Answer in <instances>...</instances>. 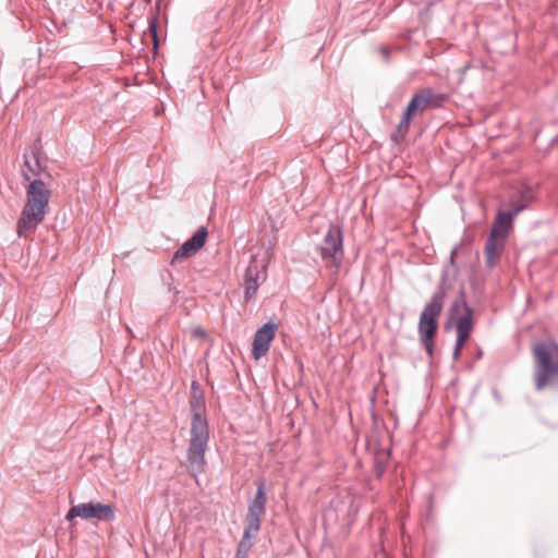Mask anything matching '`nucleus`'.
I'll use <instances>...</instances> for the list:
<instances>
[{"label":"nucleus","mask_w":558,"mask_h":558,"mask_svg":"<svg viewBox=\"0 0 558 558\" xmlns=\"http://www.w3.org/2000/svg\"><path fill=\"white\" fill-rule=\"evenodd\" d=\"M24 167L23 177L29 184L26 187V202L16 222V233L20 238L31 239L46 217L51 192L44 181L33 179L40 169L36 157H26Z\"/></svg>","instance_id":"f257e3e1"},{"label":"nucleus","mask_w":558,"mask_h":558,"mask_svg":"<svg viewBox=\"0 0 558 558\" xmlns=\"http://www.w3.org/2000/svg\"><path fill=\"white\" fill-rule=\"evenodd\" d=\"M190 407L192 412L189 447L186 452V469L191 476L205 472V453L209 442V427L205 417L206 404L204 393L197 381H192Z\"/></svg>","instance_id":"f03ea898"},{"label":"nucleus","mask_w":558,"mask_h":558,"mask_svg":"<svg viewBox=\"0 0 558 558\" xmlns=\"http://www.w3.org/2000/svg\"><path fill=\"white\" fill-rule=\"evenodd\" d=\"M533 357L536 390L558 386V344L551 340L535 343Z\"/></svg>","instance_id":"7ed1b4c3"},{"label":"nucleus","mask_w":558,"mask_h":558,"mask_svg":"<svg viewBox=\"0 0 558 558\" xmlns=\"http://www.w3.org/2000/svg\"><path fill=\"white\" fill-rule=\"evenodd\" d=\"M267 495L265 492V482L257 483V489L254 498L248 502L247 512L244 521V531L238 545L236 558H247L254 546V541L260 530L262 519L266 512Z\"/></svg>","instance_id":"20e7f679"},{"label":"nucleus","mask_w":558,"mask_h":558,"mask_svg":"<svg viewBox=\"0 0 558 558\" xmlns=\"http://www.w3.org/2000/svg\"><path fill=\"white\" fill-rule=\"evenodd\" d=\"M447 296L444 287H439L433 294L430 301L425 305L418 320L420 339L428 353L433 355L434 338L438 329L437 318L442 312L445 299Z\"/></svg>","instance_id":"39448f33"},{"label":"nucleus","mask_w":558,"mask_h":558,"mask_svg":"<svg viewBox=\"0 0 558 558\" xmlns=\"http://www.w3.org/2000/svg\"><path fill=\"white\" fill-rule=\"evenodd\" d=\"M450 319L456 323L457 339L452 352V359L457 361L473 330V308L465 301L464 291L453 301L449 310Z\"/></svg>","instance_id":"423d86ee"},{"label":"nucleus","mask_w":558,"mask_h":558,"mask_svg":"<svg viewBox=\"0 0 558 558\" xmlns=\"http://www.w3.org/2000/svg\"><path fill=\"white\" fill-rule=\"evenodd\" d=\"M342 242L341 229L336 225H330L319 246L320 256L325 266L330 268L335 275L339 272L343 258Z\"/></svg>","instance_id":"0eeeda50"},{"label":"nucleus","mask_w":558,"mask_h":558,"mask_svg":"<svg viewBox=\"0 0 558 558\" xmlns=\"http://www.w3.org/2000/svg\"><path fill=\"white\" fill-rule=\"evenodd\" d=\"M75 518L84 520L97 519L99 521H113L116 515L114 510L110 505L101 502H82L72 506L65 515L68 521H73Z\"/></svg>","instance_id":"6e6552de"},{"label":"nucleus","mask_w":558,"mask_h":558,"mask_svg":"<svg viewBox=\"0 0 558 558\" xmlns=\"http://www.w3.org/2000/svg\"><path fill=\"white\" fill-rule=\"evenodd\" d=\"M526 203L514 205L511 210L498 211L490 230V236L506 241L512 229L514 217L526 208Z\"/></svg>","instance_id":"1a4fd4ad"},{"label":"nucleus","mask_w":558,"mask_h":558,"mask_svg":"<svg viewBox=\"0 0 558 558\" xmlns=\"http://www.w3.org/2000/svg\"><path fill=\"white\" fill-rule=\"evenodd\" d=\"M446 99L444 94L434 93L430 88L421 89L411 98L405 111L413 117L425 111L428 107H438Z\"/></svg>","instance_id":"9d476101"},{"label":"nucleus","mask_w":558,"mask_h":558,"mask_svg":"<svg viewBox=\"0 0 558 558\" xmlns=\"http://www.w3.org/2000/svg\"><path fill=\"white\" fill-rule=\"evenodd\" d=\"M278 325L275 323H266L254 335L252 355L255 360L265 356L269 351L270 343L276 336Z\"/></svg>","instance_id":"9b49d317"},{"label":"nucleus","mask_w":558,"mask_h":558,"mask_svg":"<svg viewBox=\"0 0 558 558\" xmlns=\"http://www.w3.org/2000/svg\"><path fill=\"white\" fill-rule=\"evenodd\" d=\"M207 238V229L205 227H199L196 232L186 240L181 247L173 254L171 258V265L177 264L183 258H187L190 256H193L201 250Z\"/></svg>","instance_id":"f8f14e48"},{"label":"nucleus","mask_w":558,"mask_h":558,"mask_svg":"<svg viewBox=\"0 0 558 558\" xmlns=\"http://www.w3.org/2000/svg\"><path fill=\"white\" fill-rule=\"evenodd\" d=\"M505 248V241L500 239H496L493 236H488L485 244V264L492 269L496 263L500 259L501 254Z\"/></svg>","instance_id":"ddd939ff"},{"label":"nucleus","mask_w":558,"mask_h":558,"mask_svg":"<svg viewBox=\"0 0 558 558\" xmlns=\"http://www.w3.org/2000/svg\"><path fill=\"white\" fill-rule=\"evenodd\" d=\"M259 270L255 260H252L245 272V292L244 298L246 301L251 300L257 292L259 287Z\"/></svg>","instance_id":"4468645a"},{"label":"nucleus","mask_w":558,"mask_h":558,"mask_svg":"<svg viewBox=\"0 0 558 558\" xmlns=\"http://www.w3.org/2000/svg\"><path fill=\"white\" fill-rule=\"evenodd\" d=\"M412 117L413 116L410 114L409 112H403L402 118L397 126V130L390 135L392 142L398 144L405 137L410 130Z\"/></svg>","instance_id":"2eb2a0df"},{"label":"nucleus","mask_w":558,"mask_h":558,"mask_svg":"<svg viewBox=\"0 0 558 558\" xmlns=\"http://www.w3.org/2000/svg\"><path fill=\"white\" fill-rule=\"evenodd\" d=\"M157 16H153L148 20V31L153 37L154 45L157 46Z\"/></svg>","instance_id":"dca6fc26"},{"label":"nucleus","mask_w":558,"mask_h":558,"mask_svg":"<svg viewBox=\"0 0 558 558\" xmlns=\"http://www.w3.org/2000/svg\"><path fill=\"white\" fill-rule=\"evenodd\" d=\"M192 332L195 337H204L206 335V332L199 328L193 329Z\"/></svg>","instance_id":"f3484780"},{"label":"nucleus","mask_w":558,"mask_h":558,"mask_svg":"<svg viewBox=\"0 0 558 558\" xmlns=\"http://www.w3.org/2000/svg\"><path fill=\"white\" fill-rule=\"evenodd\" d=\"M522 198H523L525 202L531 201L530 192H529V191H526L525 193H523V194H522Z\"/></svg>","instance_id":"a211bd4d"},{"label":"nucleus","mask_w":558,"mask_h":558,"mask_svg":"<svg viewBox=\"0 0 558 558\" xmlns=\"http://www.w3.org/2000/svg\"><path fill=\"white\" fill-rule=\"evenodd\" d=\"M457 253V248L452 250L451 254H450V262L453 263L454 260V255Z\"/></svg>","instance_id":"6ab92c4d"},{"label":"nucleus","mask_w":558,"mask_h":558,"mask_svg":"<svg viewBox=\"0 0 558 558\" xmlns=\"http://www.w3.org/2000/svg\"><path fill=\"white\" fill-rule=\"evenodd\" d=\"M381 51H383V53H384L385 56H388V51H387V49H386V48H383V49H381Z\"/></svg>","instance_id":"aec40b11"}]
</instances>
